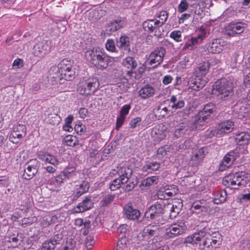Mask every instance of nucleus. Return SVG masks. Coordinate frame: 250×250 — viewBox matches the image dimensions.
<instances>
[{
  "instance_id": "1",
  "label": "nucleus",
  "mask_w": 250,
  "mask_h": 250,
  "mask_svg": "<svg viewBox=\"0 0 250 250\" xmlns=\"http://www.w3.org/2000/svg\"><path fill=\"white\" fill-rule=\"evenodd\" d=\"M234 79L232 77L222 78L213 84L212 93L217 96L218 99L227 101L233 95Z\"/></svg>"
},
{
  "instance_id": "2",
  "label": "nucleus",
  "mask_w": 250,
  "mask_h": 250,
  "mask_svg": "<svg viewBox=\"0 0 250 250\" xmlns=\"http://www.w3.org/2000/svg\"><path fill=\"white\" fill-rule=\"evenodd\" d=\"M86 60L99 69H104L111 62L110 57L99 47L88 49L85 52Z\"/></svg>"
},
{
  "instance_id": "3",
  "label": "nucleus",
  "mask_w": 250,
  "mask_h": 250,
  "mask_svg": "<svg viewBox=\"0 0 250 250\" xmlns=\"http://www.w3.org/2000/svg\"><path fill=\"white\" fill-rule=\"evenodd\" d=\"M110 174L118 177L112 181L109 188L111 190L114 191L120 188L122 185L126 183L130 178L132 170L125 163L120 164L116 168L110 171Z\"/></svg>"
},
{
  "instance_id": "4",
  "label": "nucleus",
  "mask_w": 250,
  "mask_h": 250,
  "mask_svg": "<svg viewBox=\"0 0 250 250\" xmlns=\"http://www.w3.org/2000/svg\"><path fill=\"white\" fill-rule=\"evenodd\" d=\"M99 81L96 77L83 78L78 84L77 91L83 95L93 94L99 88Z\"/></svg>"
},
{
  "instance_id": "5",
  "label": "nucleus",
  "mask_w": 250,
  "mask_h": 250,
  "mask_svg": "<svg viewBox=\"0 0 250 250\" xmlns=\"http://www.w3.org/2000/svg\"><path fill=\"white\" fill-rule=\"evenodd\" d=\"M244 178L243 172L230 173L224 178L223 183L226 186L236 189L240 186L244 185L246 184V181Z\"/></svg>"
},
{
  "instance_id": "6",
  "label": "nucleus",
  "mask_w": 250,
  "mask_h": 250,
  "mask_svg": "<svg viewBox=\"0 0 250 250\" xmlns=\"http://www.w3.org/2000/svg\"><path fill=\"white\" fill-rule=\"evenodd\" d=\"M73 62L65 59L62 60L59 64L61 73V78L66 81H71L75 77V72L72 69Z\"/></svg>"
},
{
  "instance_id": "7",
  "label": "nucleus",
  "mask_w": 250,
  "mask_h": 250,
  "mask_svg": "<svg viewBox=\"0 0 250 250\" xmlns=\"http://www.w3.org/2000/svg\"><path fill=\"white\" fill-rule=\"evenodd\" d=\"M166 53V49L163 47L155 49L149 55L146 62V65H151L153 68L157 67L163 61Z\"/></svg>"
},
{
  "instance_id": "8",
  "label": "nucleus",
  "mask_w": 250,
  "mask_h": 250,
  "mask_svg": "<svg viewBox=\"0 0 250 250\" xmlns=\"http://www.w3.org/2000/svg\"><path fill=\"white\" fill-rule=\"evenodd\" d=\"M165 212V205L163 203L156 202L149 207L145 214L146 217L148 219L159 221L162 215Z\"/></svg>"
},
{
  "instance_id": "9",
  "label": "nucleus",
  "mask_w": 250,
  "mask_h": 250,
  "mask_svg": "<svg viewBox=\"0 0 250 250\" xmlns=\"http://www.w3.org/2000/svg\"><path fill=\"white\" fill-rule=\"evenodd\" d=\"M247 27L243 22H231L225 28V33L229 37H234L242 33Z\"/></svg>"
},
{
  "instance_id": "10",
  "label": "nucleus",
  "mask_w": 250,
  "mask_h": 250,
  "mask_svg": "<svg viewBox=\"0 0 250 250\" xmlns=\"http://www.w3.org/2000/svg\"><path fill=\"white\" fill-rule=\"evenodd\" d=\"M50 48V42L46 40H43L36 43L34 45L32 54L34 56L42 59L49 52Z\"/></svg>"
},
{
  "instance_id": "11",
  "label": "nucleus",
  "mask_w": 250,
  "mask_h": 250,
  "mask_svg": "<svg viewBox=\"0 0 250 250\" xmlns=\"http://www.w3.org/2000/svg\"><path fill=\"white\" fill-rule=\"evenodd\" d=\"M187 229V227L184 220L178 221L177 222L172 224L167 230L165 237L172 238L184 233Z\"/></svg>"
},
{
  "instance_id": "12",
  "label": "nucleus",
  "mask_w": 250,
  "mask_h": 250,
  "mask_svg": "<svg viewBox=\"0 0 250 250\" xmlns=\"http://www.w3.org/2000/svg\"><path fill=\"white\" fill-rule=\"evenodd\" d=\"M208 82V79L204 76L195 75L189 79L188 85L189 88L195 91L202 89Z\"/></svg>"
},
{
  "instance_id": "13",
  "label": "nucleus",
  "mask_w": 250,
  "mask_h": 250,
  "mask_svg": "<svg viewBox=\"0 0 250 250\" xmlns=\"http://www.w3.org/2000/svg\"><path fill=\"white\" fill-rule=\"evenodd\" d=\"M208 119L202 114V113H198L192 119V121L186 123L188 129L190 132L194 130L202 129L203 126L207 122Z\"/></svg>"
},
{
  "instance_id": "14",
  "label": "nucleus",
  "mask_w": 250,
  "mask_h": 250,
  "mask_svg": "<svg viewBox=\"0 0 250 250\" xmlns=\"http://www.w3.org/2000/svg\"><path fill=\"white\" fill-rule=\"evenodd\" d=\"M26 134V127L22 124H19L13 127L9 139L14 144L18 143Z\"/></svg>"
},
{
  "instance_id": "15",
  "label": "nucleus",
  "mask_w": 250,
  "mask_h": 250,
  "mask_svg": "<svg viewBox=\"0 0 250 250\" xmlns=\"http://www.w3.org/2000/svg\"><path fill=\"white\" fill-rule=\"evenodd\" d=\"M178 190L177 187L175 185H167L158 190L157 194V197L161 200L168 199L175 195Z\"/></svg>"
},
{
  "instance_id": "16",
  "label": "nucleus",
  "mask_w": 250,
  "mask_h": 250,
  "mask_svg": "<svg viewBox=\"0 0 250 250\" xmlns=\"http://www.w3.org/2000/svg\"><path fill=\"white\" fill-rule=\"evenodd\" d=\"M206 34V32L204 30H202L197 36L188 40L186 42L183 49L191 50L196 48V46L201 44L203 40L205 39Z\"/></svg>"
},
{
  "instance_id": "17",
  "label": "nucleus",
  "mask_w": 250,
  "mask_h": 250,
  "mask_svg": "<svg viewBox=\"0 0 250 250\" xmlns=\"http://www.w3.org/2000/svg\"><path fill=\"white\" fill-rule=\"evenodd\" d=\"M38 157L45 164H50L55 167H57L60 164L59 159L56 156L45 151H39Z\"/></svg>"
},
{
  "instance_id": "18",
  "label": "nucleus",
  "mask_w": 250,
  "mask_h": 250,
  "mask_svg": "<svg viewBox=\"0 0 250 250\" xmlns=\"http://www.w3.org/2000/svg\"><path fill=\"white\" fill-rule=\"evenodd\" d=\"M183 207V203L181 200L178 199L172 204H169L165 206V211H169V217L173 219L175 218L181 210Z\"/></svg>"
},
{
  "instance_id": "19",
  "label": "nucleus",
  "mask_w": 250,
  "mask_h": 250,
  "mask_svg": "<svg viewBox=\"0 0 250 250\" xmlns=\"http://www.w3.org/2000/svg\"><path fill=\"white\" fill-rule=\"evenodd\" d=\"M226 45V42L222 39H214L208 44L207 50L209 53H219L223 50Z\"/></svg>"
},
{
  "instance_id": "20",
  "label": "nucleus",
  "mask_w": 250,
  "mask_h": 250,
  "mask_svg": "<svg viewBox=\"0 0 250 250\" xmlns=\"http://www.w3.org/2000/svg\"><path fill=\"white\" fill-rule=\"evenodd\" d=\"M93 206V200L91 196H86L81 203L74 208L73 211L74 213H80L90 209Z\"/></svg>"
},
{
  "instance_id": "21",
  "label": "nucleus",
  "mask_w": 250,
  "mask_h": 250,
  "mask_svg": "<svg viewBox=\"0 0 250 250\" xmlns=\"http://www.w3.org/2000/svg\"><path fill=\"white\" fill-rule=\"evenodd\" d=\"M237 156V152L232 151L226 154L221 162L219 170L223 171L226 168L229 167L236 159Z\"/></svg>"
},
{
  "instance_id": "22",
  "label": "nucleus",
  "mask_w": 250,
  "mask_h": 250,
  "mask_svg": "<svg viewBox=\"0 0 250 250\" xmlns=\"http://www.w3.org/2000/svg\"><path fill=\"white\" fill-rule=\"evenodd\" d=\"M219 129L220 133L223 136L225 134L231 132L234 129L235 124L231 120L224 121L217 125Z\"/></svg>"
},
{
  "instance_id": "23",
  "label": "nucleus",
  "mask_w": 250,
  "mask_h": 250,
  "mask_svg": "<svg viewBox=\"0 0 250 250\" xmlns=\"http://www.w3.org/2000/svg\"><path fill=\"white\" fill-rule=\"evenodd\" d=\"M124 212L125 217L129 220H136L140 215V211L130 204L124 206Z\"/></svg>"
},
{
  "instance_id": "24",
  "label": "nucleus",
  "mask_w": 250,
  "mask_h": 250,
  "mask_svg": "<svg viewBox=\"0 0 250 250\" xmlns=\"http://www.w3.org/2000/svg\"><path fill=\"white\" fill-rule=\"evenodd\" d=\"M167 102H168V107L174 110L181 109L185 104V101L179 95L171 96Z\"/></svg>"
},
{
  "instance_id": "25",
  "label": "nucleus",
  "mask_w": 250,
  "mask_h": 250,
  "mask_svg": "<svg viewBox=\"0 0 250 250\" xmlns=\"http://www.w3.org/2000/svg\"><path fill=\"white\" fill-rule=\"evenodd\" d=\"M130 230V227L126 224L121 225L117 229V232L118 233L122 235V237H125L124 238H122L121 240H119L117 242V250L122 249L124 246L123 245L122 242H124L126 241V237L128 236Z\"/></svg>"
},
{
  "instance_id": "26",
  "label": "nucleus",
  "mask_w": 250,
  "mask_h": 250,
  "mask_svg": "<svg viewBox=\"0 0 250 250\" xmlns=\"http://www.w3.org/2000/svg\"><path fill=\"white\" fill-rule=\"evenodd\" d=\"M160 22L158 19L147 20L143 23V27L145 31L148 33H152L157 30L160 27Z\"/></svg>"
},
{
  "instance_id": "27",
  "label": "nucleus",
  "mask_w": 250,
  "mask_h": 250,
  "mask_svg": "<svg viewBox=\"0 0 250 250\" xmlns=\"http://www.w3.org/2000/svg\"><path fill=\"white\" fill-rule=\"evenodd\" d=\"M125 20L123 19L118 18L109 22L106 27L107 32H109L111 34L120 28H122L125 24Z\"/></svg>"
},
{
  "instance_id": "28",
  "label": "nucleus",
  "mask_w": 250,
  "mask_h": 250,
  "mask_svg": "<svg viewBox=\"0 0 250 250\" xmlns=\"http://www.w3.org/2000/svg\"><path fill=\"white\" fill-rule=\"evenodd\" d=\"M205 231L201 230L197 233L187 237L185 240V243L188 244H198L200 241H203L206 236Z\"/></svg>"
},
{
  "instance_id": "29",
  "label": "nucleus",
  "mask_w": 250,
  "mask_h": 250,
  "mask_svg": "<svg viewBox=\"0 0 250 250\" xmlns=\"http://www.w3.org/2000/svg\"><path fill=\"white\" fill-rule=\"evenodd\" d=\"M205 156V151L204 147L195 148L192 152L191 160L193 164L198 165L202 161Z\"/></svg>"
},
{
  "instance_id": "30",
  "label": "nucleus",
  "mask_w": 250,
  "mask_h": 250,
  "mask_svg": "<svg viewBox=\"0 0 250 250\" xmlns=\"http://www.w3.org/2000/svg\"><path fill=\"white\" fill-rule=\"evenodd\" d=\"M159 226L157 225H149L145 227L142 232V236L145 238H149L157 234Z\"/></svg>"
},
{
  "instance_id": "31",
  "label": "nucleus",
  "mask_w": 250,
  "mask_h": 250,
  "mask_svg": "<svg viewBox=\"0 0 250 250\" xmlns=\"http://www.w3.org/2000/svg\"><path fill=\"white\" fill-rule=\"evenodd\" d=\"M117 46L120 49L129 52L130 50L129 38L126 35H122L119 39L116 40Z\"/></svg>"
},
{
  "instance_id": "32",
  "label": "nucleus",
  "mask_w": 250,
  "mask_h": 250,
  "mask_svg": "<svg viewBox=\"0 0 250 250\" xmlns=\"http://www.w3.org/2000/svg\"><path fill=\"white\" fill-rule=\"evenodd\" d=\"M235 140L238 145H247L250 141V134L245 131L237 132L235 135Z\"/></svg>"
},
{
  "instance_id": "33",
  "label": "nucleus",
  "mask_w": 250,
  "mask_h": 250,
  "mask_svg": "<svg viewBox=\"0 0 250 250\" xmlns=\"http://www.w3.org/2000/svg\"><path fill=\"white\" fill-rule=\"evenodd\" d=\"M210 68V64L208 62H204L200 63L194 71L195 75H198L205 77V75L208 73Z\"/></svg>"
},
{
  "instance_id": "34",
  "label": "nucleus",
  "mask_w": 250,
  "mask_h": 250,
  "mask_svg": "<svg viewBox=\"0 0 250 250\" xmlns=\"http://www.w3.org/2000/svg\"><path fill=\"white\" fill-rule=\"evenodd\" d=\"M154 93V87L148 84L141 88L139 91V96L143 99H147L153 96Z\"/></svg>"
},
{
  "instance_id": "35",
  "label": "nucleus",
  "mask_w": 250,
  "mask_h": 250,
  "mask_svg": "<svg viewBox=\"0 0 250 250\" xmlns=\"http://www.w3.org/2000/svg\"><path fill=\"white\" fill-rule=\"evenodd\" d=\"M89 189V185L87 182L83 181L81 184L77 185L74 191L75 197L79 198L82 194L86 192Z\"/></svg>"
},
{
  "instance_id": "36",
  "label": "nucleus",
  "mask_w": 250,
  "mask_h": 250,
  "mask_svg": "<svg viewBox=\"0 0 250 250\" xmlns=\"http://www.w3.org/2000/svg\"><path fill=\"white\" fill-rule=\"evenodd\" d=\"M190 132L186 123H182L176 126L174 133V135L176 138H179L185 134H188Z\"/></svg>"
},
{
  "instance_id": "37",
  "label": "nucleus",
  "mask_w": 250,
  "mask_h": 250,
  "mask_svg": "<svg viewBox=\"0 0 250 250\" xmlns=\"http://www.w3.org/2000/svg\"><path fill=\"white\" fill-rule=\"evenodd\" d=\"M123 64L125 67H126L129 70L127 73H131L133 70L135 69L137 66V62L133 57H127L123 61Z\"/></svg>"
},
{
  "instance_id": "38",
  "label": "nucleus",
  "mask_w": 250,
  "mask_h": 250,
  "mask_svg": "<svg viewBox=\"0 0 250 250\" xmlns=\"http://www.w3.org/2000/svg\"><path fill=\"white\" fill-rule=\"evenodd\" d=\"M57 219V217L56 216L48 214L42 218L40 225L42 228H45L55 223Z\"/></svg>"
},
{
  "instance_id": "39",
  "label": "nucleus",
  "mask_w": 250,
  "mask_h": 250,
  "mask_svg": "<svg viewBox=\"0 0 250 250\" xmlns=\"http://www.w3.org/2000/svg\"><path fill=\"white\" fill-rule=\"evenodd\" d=\"M58 243V241L55 238H50L42 243L41 250H54Z\"/></svg>"
},
{
  "instance_id": "40",
  "label": "nucleus",
  "mask_w": 250,
  "mask_h": 250,
  "mask_svg": "<svg viewBox=\"0 0 250 250\" xmlns=\"http://www.w3.org/2000/svg\"><path fill=\"white\" fill-rule=\"evenodd\" d=\"M26 166V167L24 169L23 174H22V178L26 180H30L32 179L38 172V170L29 166Z\"/></svg>"
},
{
  "instance_id": "41",
  "label": "nucleus",
  "mask_w": 250,
  "mask_h": 250,
  "mask_svg": "<svg viewBox=\"0 0 250 250\" xmlns=\"http://www.w3.org/2000/svg\"><path fill=\"white\" fill-rule=\"evenodd\" d=\"M219 130V129H218L217 125L207 130L205 132V137L206 138H212L213 137H221L222 136L220 133Z\"/></svg>"
},
{
  "instance_id": "42",
  "label": "nucleus",
  "mask_w": 250,
  "mask_h": 250,
  "mask_svg": "<svg viewBox=\"0 0 250 250\" xmlns=\"http://www.w3.org/2000/svg\"><path fill=\"white\" fill-rule=\"evenodd\" d=\"M219 130V129H218L217 125L207 130L205 132V137L206 138H212L213 137H221L222 136L220 133Z\"/></svg>"
},
{
  "instance_id": "43",
  "label": "nucleus",
  "mask_w": 250,
  "mask_h": 250,
  "mask_svg": "<svg viewBox=\"0 0 250 250\" xmlns=\"http://www.w3.org/2000/svg\"><path fill=\"white\" fill-rule=\"evenodd\" d=\"M211 239L208 236V233H206V236L203 239V243H200L199 245V248L201 250H211L213 249Z\"/></svg>"
},
{
  "instance_id": "44",
  "label": "nucleus",
  "mask_w": 250,
  "mask_h": 250,
  "mask_svg": "<svg viewBox=\"0 0 250 250\" xmlns=\"http://www.w3.org/2000/svg\"><path fill=\"white\" fill-rule=\"evenodd\" d=\"M227 199V193L225 191L217 192L213 199L215 204H219L224 203Z\"/></svg>"
},
{
  "instance_id": "45",
  "label": "nucleus",
  "mask_w": 250,
  "mask_h": 250,
  "mask_svg": "<svg viewBox=\"0 0 250 250\" xmlns=\"http://www.w3.org/2000/svg\"><path fill=\"white\" fill-rule=\"evenodd\" d=\"M214 108L215 105L213 104L209 103L205 105L203 110L199 113H202L208 119L210 115L213 112Z\"/></svg>"
},
{
  "instance_id": "46",
  "label": "nucleus",
  "mask_w": 250,
  "mask_h": 250,
  "mask_svg": "<svg viewBox=\"0 0 250 250\" xmlns=\"http://www.w3.org/2000/svg\"><path fill=\"white\" fill-rule=\"evenodd\" d=\"M159 167V163L154 162L146 164L143 167V171H146L148 173H151L158 170Z\"/></svg>"
},
{
  "instance_id": "47",
  "label": "nucleus",
  "mask_w": 250,
  "mask_h": 250,
  "mask_svg": "<svg viewBox=\"0 0 250 250\" xmlns=\"http://www.w3.org/2000/svg\"><path fill=\"white\" fill-rule=\"evenodd\" d=\"M160 125L159 126V127H155L153 128L151 134L155 138L156 140L158 141H161L163 140L165 137L166 134L162 130H160L159 127Z\"/></svg>"
},
{
  "instance_id": "48",
  "label": "nucleus",
  "mask_w": 250,
  "mask_h": 250,
  "mask_svg": "<svg viewBox=\"0 0 250 250\" xmlns=\"http://www.w3.org/2000/svg\"><path fill=\"white\" fill-rule=\"evenodd\" d=\"M114 198V195L108 194L104 195L100 201V205L102 207L108 206L113 201Z\"/></svg>"
},
{
  "instance_id": "49",
  "label": "nucleus",
  "mask_w": 250,
  "mask_h": 250,
  "mask_svg": "<svg viewBox=\"0 0 250 250\" xmlns=\"http://www.w3.org/2000/svg\"><path fill=\"white\" fill-rule=\"evenodd\" d=\"M159 179L157 176H151L148 177L142 181V185L146 187H149L151 185L157 184Z\"/></svg>"
},
{
  "instance_id": "50",
  "label": "nucleus",
  "mask_w": 250,
  "mask_h": 250,
  "mask_svg": "<svg viewBox=\"0 0 250 250\" xmlns=\"http://www.w3.org/2000/svg\"><path fill=\"white\" fill-rule=\"evenodd\" d=\"M67 180L73 179L74 176L76 175V171L74 167H68L62 171Z\"/></svg>"
},
{
  "instance_id": "51",
  "label": "nucleus",
  "mask_w": 250,
  "mask_h": 250,
  "mask_svg": "<svg viewBox=\"0 0 250 250\" xmlns=\"http://www.w3.org/2000/svg\"><path fill=\"white\" fill-rule=\"evenodd\" d=\"M60 70H61L59 68V66L58 65L57 66H53L51 67L50 69L49 70V75L51 76L52 78L55 79L59 78L60 79H63L62 78H61V73L60 72Z\"/></svg>"
},
{
  "instance_id": "52",
  "label": "nucleus",
  "mask_w": 250,
  "mask_h": 250,
  "mask_svg": "<svg viewBox=\"0 0 250 250\" xmlns=\"http://www.w3.org/2000/svg\"><path fill=\"white\" fill-rule=\"evenodd\" d=\"M95 243V240L94 236L91 235L86 236L83 241L85 247L88 250L91 249L93 247Z\"/></svg>"
},
{
  "instance_id": "53",
  "label": "nucleus",
  "mask_w": 250,
  "mask_h": 250,
  "mask_svg": "<svg viewBox=\"0 0 250 250\" xmlns=\"http://www.w3.org/2000/svg\"><path fill=\"white\" fill-rule=\"evenodd\" d=\"M105 47L106 49L109 52L112 53L117 52L115 42L113 39H108L105 42Z\"/></svg>"
},
{
  "instance_id": "54",
  "label": "nucleus",
  "mask_w": 250,
  "mask_h": 250,
  "mask_svg": "<svg viewBox=\"0 0 250 250\" xmlns=\"http://www.w3.org/2000/svg\"><path fill=\"white\" fill-rule=\"evenodd\" d=\"M63 144L69 146H73L76 144V138L72 135H67L63 139Z\"/></svg>"
},
{
  "instance_id": "55",
  "label": "nucleus",
  "mask_w": 250,
  "mask_h": 250,
  "mask_svg": "<svg viewBox=\"0 0 250 250\" xmlns=\"http://www.w3.org/2000/svg\"><path fill=\"white\" fill-rule=\"evenodd\" d=\"M157 18L159 19V20L158 19V21H159L160 22V25L162 26V25L165 23L167 19L168 13L166 11H162L158 15Z\"/></svg>"
},
{
  "instance_id": "56",
  "label": "nucleus",
  "mask_w": 250,
  "mask_h": 250,
  "mask_svg": "<svg viewBox=\"0 0 250 250\" xmlns=\"http://www.w3.org/2000/svg\"><path fill=\"white\" fill-rule=\"evenodd\" d=\"M153 242L151 241L148 242L145 241L139 246L138 250H154Z\"/></svg>"
},
{
  "instance_id": "57",
  "label": "nucleus",
  "mask_w": 250,
  "mask_h": 250,
  "mask_svg": "<svg viewBox=\"0 0 250 250\" xmlns=\"http://www.w3.org/2000/svg\"><path fill=\"white\" fill-rule=\"evenodd\" d=\"M189 4L187 0H182L178 6V10L180 13L186 11L188 8Z\"/></svg>"
},
{
  "instance_id": "58",
  "label": "nucleus",
  "mask_w": 250,
  "mask_h": 250,
  "mask_svg": "<svg viewBox=\"0 0 250 250\" xmlns=\"http://www.w3.org/2000/svg\"><path fill=\"white\" fill-rule=\"evenodd\" d=\"M67 180L65 175L62 172H61L60 174L55 177L54 181L56 182L57 185H60L62 183H63Z\"/></svg>"
},
{
  "instance_id": "59",
  "label": "nucleus",
  "mask_w": 250,
  "mask_h": 250,
  "mask_svg": "<svg viewBox=\"0 0 250 250\" xmlns=\"http://www.w3.org/2000/svg\"><path fill=\"white\" fill-rule=\"evenodd\" d=\"M181 32L179 30H175L172 31L170 34V38H172L177 42H180L182 41L181 40Z\"/></svg>"
},
{
  "instance_id": "60",
  "label": "nucleus",
  "mask_w": 250,
  "mask_h": 250,
  "mask_svg": "<svg viewBox=\"0 0 250 250\" xmlns=\"http://www.w3.org/2000/svg\"><path fill=\"white\" fill-rule=\"evenodd\" d=\"M61 121V117L58 114H53L49 120V123L53 125H58Z\"/></svg>"
},
{
  "instance_id": "61",
  "label": "nucleus",
  "mask_w": 250,
  "mask_h": 250,
  "mask_svg": "<svg viewBox=\"0 0 250 250\" xmlns=\"http://www.w3.org/2000/svg\"><path fill=\"white\" fill-rule=\"evenodd\" d=\"M131 108V105L129 104L124 105L120 111V115L126 117V115L128 114L129 111Z\"/></svg>"
},
{
  "instance_id": "62",
  "label": "nucleus",
  "mask_w": 250,
  "mask_h": 250,
  "mask_svg": "<svg viewBox=\"0 0 250 250\" xmlns=\"http://www.w3.org/2000/svg\"><path fill=\"white\" fill-rule=\"evenodd\" d=\"M126 184L125 185L123 188L125 191H130L132 190L135 187V186L137 185V183H134L133 181H131L128 179V181L125 183Z\"/></svg>"
},
{
  "instance_id": "63",
  "label": "nucleus",
  "mask_w": 250,
  "mask_h": 250,
  "mask_svg": "<svg viewBox=\"0 0 250 250\" xmlns=\"http://www.w3.org/2000/svg\"><path fill=\"white\" fill-rule=\"evenodd\" d=\"M40 165V162L36 159L30 160L26 164V166H29L33 168L37 169V170L39 169Z\"/></svg>"
},
{
  "instance_id": "64",
  "label": "nucleus",
  "mask_w": 250,
  "mask_h": 250,
  "mask_svg": "<svg viewBox=\"0 0 250 250\" xmlns=\"http://www.w3.org/2000/svg\"><path fill=\"white\" fill-rule=\"evenodd\" d=\"M142 121L141 118L138 117L132 119L130 122H129V125L131 128H135L137 126H139L140 124V123Z\"/></svg>"
}]
</instances>
